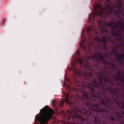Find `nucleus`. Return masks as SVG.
<instances>
[{
  "label": "nucleus",
  "mask_w": 124,
  "mask_h": 124,
  "mask_svg": "<svg viewBox=\"0 0 124 124\" xmlns=\"http://www.w3.org/2000/svg\"><path fill=\"white\" fill-rule=\"evenodd\" d=\"M64 101H66L67 103H68V97H66V99H65Z\"/></svg>",
  "instance_id": "1"
},
{
  "label": "nucleus",
  "mask_w": 124,
  "mask_h": 124,
  "mask_svg": "<svg viewBox=\"0 0 124 124\" xmlns=\"http://www.w3.org/2000/svg\"><path fill=\"white\" fill-rule=\"evenodd\" d=\"M55 101L54 99H53L52 101V104L53 105H54V102Z\"/></svg>",
  "instance_id": "2"
},
{
  "label": "nucleus",
  "mask_w": 124,
  "mask_h": 124,
  "mask_svg": "<svg viewBox=\"0 0 124 124\" xmlns=\"http://www.w3.org/2000/svg\"><path fill=\"white\" fill-rule=\"evenodd\" d=\"M88 29L89 30H88L89 31H92V30L91 28H88Z\"/></svg>",
  "instance_id": "3"
},
{
  "label": "nucleus",
  "mask_w": 124,
  "mask_h": 124,
  "mask_svg": "<svg viewBox=\"0 0 124 124\" xmlns=\"http://www.w3.org/2000/svg\"><path fill=\"white\" fill-rule=\"evenodd\" d=\"M74 73H75V74H77H77H78V73H77V72H76V71H75V72H74Z\"/></svg>",
  "instance_id": "4"
},
{
  "label": "nucleus",
  "mask_w": 124,
  "mask_h": 124,
  "mask_svg": "<svg viewBox=\"0 0 124 124\" xmlns=\"http://www.w3.org/2000/svg\"><path fill=\"white\" fill-rule=\"evenodd\" d=\"M107 9V10H108V8H107V9Z\"/></svg>",
  "instance_id": "5"
},
{
  "label": "nucleus",
  "mask_w": 124,
  "mask_h": 124,
  "mask_svg": "<svg viewBox=\"0 0 124 124\" xmlns=\"http://www.w3.org/2000/svg\"><path fill=\"white\" fill-rule=\"evenodd\" d=\"M109 8H110V7L109 6Z\"/></svg>",
  "instance_id": "6"
},
{
  "label": "nucleus",
  "mask_w": 124,
  "mask_h": 124,
  "mask_svg": "<svg viewBox=\"0 0 124 124\" xmlns=\"http://www.w3.org/2000/svg\"><path fill=\"white\" fill-rule=\"evenodd\" d=\"M68 124H70V123H68Z\"/></svg>",
  "instance_id": "7"
},
{
  "label": "nucleus",
  "mask_w": 124,
  "mask_h": 124,
  "mask_svg": "<svg viewBox=\"0 0 124 124\" xmlns=\"http://www.w3.org/2000/svg\"><path fill=\"white\" fill-rule=\"evenodd\" d=\"M62 112H63V110H62Z\"/></svg>",
  "instance_id": "8"
},
{
  "label": "nucleus",
  "mask_w": 124,
  "mask_h": 124,
  "mask_svg": "<svg viewBox=\"0 0 124 124\" xmlns=\"http://www.w3.org/2000/svg\"><path fill=\"white\" fill-rule=\"evenodd\" d=\"M71 124H72L70 123Z\"/></svg>",
  "instance_id": "9"
}]
</instances>
